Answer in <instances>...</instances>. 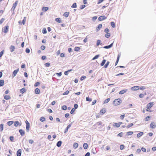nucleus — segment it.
I'll return each instance as SVG.
<instances>
[{"label":"nucleus","instance_id":"obj_1","mask_svg":"<svg viewBox=\"0 0 156 156\" xmlns=\"http://www.w3.org/2000/svg\"><path fill=\"white\" fill-rule=\"evenodd\" d=\"M122 102V100L119 98L115 99L113 101V104L115 105H119Z\"/></svg>","mask_w":156,"mask_h":156},{"label":"nucleus","instance_id":"obj_2","mask_svg":"<svg viewBox=\"0 0 156 156\" xmlns=\"http://www.w3.org/2000/svg\"><path fill=\"white\" fill-rule=\"evenodd\" d=\"M26 129L27 132H28L29 131V128L30 127V124L28 121L27 120L26 121Z\"/></svg>","mask_w":156,"mask_h":156},{"label":"nucleus","instance_id":"obj_3","mask_svg":"<svg viewBox=\"0 0 156 156\" xmlns=\"http://www.w3.org/2000/svg\"><path fill=\"white\" fill-rule=\"evenodd\" d=\"M18 3V1H16L13 4V6L11 8V10L12 11H14L15 9L16 8V6L17 4Z\"/></svg>","mask_w":156,"mask_h":156},{"label":"nucleus","instance_id":"obj_4","mask_svg":"<svg viewBox=\"0 0 156 156\" xmlns=\"http://www.w3.org/2000/svg\"><path fill=\"white\" fill-rule=\"evenodd\" d=\"M107 19V17L105 16H100L98 18V20L100 21H102Z\"/></svg>","mask_w":156,"mask_h":156},{"label":"nucleus","instance_id":"obj_5","mask_svg":"<svg viewBox=\"0 0 156 156\" xmlns=\"http://www.w3.org/2000/svg\"><path fill=\"white\" fill-rule=\"evenodd\" d=\"M140 89L139 86H136L132 87L131 88V90H138Z\"/></svg>","mask_w":156,"mask_h":156},{"label":"nucleus","instance_id":"obj_6","mask_svg":"<svg viewBox=\"0 0 156 156\" xmlns=\"http://www.w3.org/2000/svg\"><path fill=\"white\" fill-rule=\"evenodd\" d=\"M156 127V124L154 122H152L150 124V127L152 129H154Z\"/></svg>","mask_w":156,"mask_h":156},{"label":"nucleus","instance_id":"obj_7","mask_svg":"<svg viewBox=\"0 0 156 156\" xmlns=\"http://www.w3.org/2000/svg\"><path fill=\"white\" fill-rule=\"evenodd\" d=\"M19 71V69H17L16 70H15L13 72V74H12V76L13 77H14L17 74V73Z\"/></svg>","mask_w":156,"mask_h":156},{"label":"nucleus","instance_id":"obj_8","mask_svg":"<svg viewBox=\"0 0 156 156\" xmlns=\"http://www.w3.org/2000/svg\"><path fill=\"white\" fill-rule=\"evenodd\" d=\"M9 28V27L8 26H6L5 27H4V29H3L2 31H3V32L5 33H7Z\"/></svg>","mask_w":156,"mask_h":156},{"label":"nucleus","instance_id":"obj_9","mask_svg":"<svg viewBox=\"0 0 156 156\" xmlns=\"http://www.w3.org/2000/svg\"><path fill=\"white\" fill-rule=\"evenodd\" d=\"M154 102H150L147 105V108H151V107H152L154 105Z\"/></svg>","mask_w":156,"mask_h":156},{"label":"nucleus","instance_id":"obj_10","mask_svg":"<svg viewBox=\"0 0 156 156\" xmlns=\"http://www.w3.org/2000/svg\"><path fill=\"white\" fill-rule=\"evenodd\" d=\"M21 149H19L17 151L16 153L17 156H21Z\"/></svg>","mask_w":156,"mask_h":156},{"label":"nucleus","instance_id":"obj_11","mask_svg":"<svg viewBox=\"0 0 156 156\" xmlns=\"http://www.w3.org/2000/svg\"><path fill=\"white\" fill-rule=\"evenodd\" d=\"M72 125L71 124H69L67 126V127L65 129L64 131V133H66L68 131V129L70 128Z\"/></svg>","mask_w":156,"mask_h":156},{"label":"nucleus","instance_id":"obj_12","mask_svg":"<svg viewBox=\"0 0 156 156\" xmlns=\"http://www.w3.org/2000/svg\"><path fill=\"white\" fill-rule=\"evenodd\" d=\"M19 132H20V135L22 136H23L25 134V132L22 129H20L19 130Z\"/></svg>","mask_w":156,"mask_h":156},{"label":"nucleus","instance_id":"obj_13","mask_svg":"<svg viewBox=\"0 0 156 156\" xmlns=\"http://www.w3.org/2000/svg\"><path fill=\"white\" fill-rule=\"evenodd\" d=\"M113 43H112L110 45H108V46H104L103 47V48H105V49H108V48H110L113 45Z\"/></svg>","mask_w":156,"mask_h":156},{"label":"nucleus","instance_id":"obj_14","mask_svg":"<svg viewBox=\"0 0 156 156\" xmlns=\"http://www.w3.org/2000/svg\"><path fill=\"white\" fill-rule=\"evenodd\" d=\"M19 125L20 126H21V124H20L19 122L18 121H15L14 123V125L16 127H17Z\"/></svg>","mask_w":156,"mask_h":156},{"label":"nucleus","instance_id":"obj_15","mask_svg":"<svg viewBox=\"0 0 156 156\" xmlns=\"http://www.w3.org/2000/svg\"><path fill=\"white\" fill-rule=\"evenodd\" d=\"M15 49V47L14 46L11 45L10 47V50L11 52L13 51Z\"/></svg>","mask_w":156,"mask_h":156},{"label":"nucleus","instance_id":"obj_16","mask_svg":"<svg viewBox=\"0 0 156 156\" xmlns=\"http://www.w3.org/2000/svg\"><path fill=\"white\" fill-rule=\"evenodd\" d=\"M127 91V89H124L120 91L119 92V94H122L126 93Z\"/></svg>","mask_w":156,"mask_h":156},{"label":"nucleus","instance_id":"obj_17","mask_svg":"<svg viewBox=\"0 0 156 156\" xmlns=\"http://www.w3.org/2000/svg\"><path fill=\"white\" fill-rule=\"evenodd\" d=\"M102 27V25L99 24L98 25V27H97L96 30L97 31H98Z\"/></svg>","mask_w":156,"mask_h":156},{"label":"nucleus","instance_id":"obj_18","mask_svg":"<svg viewBox=\"0 0 156 156\" xmlns=\"http://www.w3.org/2000/svg\"><path fill=\"white\" fill-rule=\"evenodd\" d=\"M35 94H39L40 93V91L38 88H37L35 90Z\"/></svg>","mask_w":156,"mask_h":156},{"label":"nucleus","instance_id":"obj_19","mask_svg":"<svg viewBox=\"0 0 156 156\" xmlns=\"http://www.w3.org/2000/svg\"><path fill=\"white\" fill-rule=\"evenodd\" d=\"M62 144V141H58V142L56 144V145L58 147H60L61 146Z\"/></svg>","mask_w":156,"mask_h":156},{"label":"nucleus","instance_id":"obj_20","mask_svg":"<svg viewBox=\"0 0 156 156\" xmlns=\"http://www.w3.org/2000/svg\"><path fill=\"white\" fill-rule=\"evenodd\" d=\"M10 98V96L8 95H5L4 97V98L5 100H9Z\"/></svg>","mask_w":156,"mask_h":156},{"label":"nucleus","instance_id":"obj_21","mask_svg":"<svg viewBox=\"0 0 156 156\" xmlns=\"http://www.w3.org/2000/svg\"><path fill=\"white\" fill-rule=\"evenodd\" d=\"M106 112V110L104 108L102 109L100 111V113H101L102 114H103Z\"/></svg>","mask_w":156,"mask_h":156},{"label":"nucleus","instance_id":"obj_22","mask_svg":"<svg viewBox=\"0 0 156 156\" xmlns=\"http://www.w3.org/2000/svg\"><path fill=\"white\" fill-rule=\"evenodd\" d=\"M143 132H140L137 134V136L138 138L140 137L141 136H142L143 135Z\"/></svg>","mask_w":156,"mask_h":156},{"label":"nucleus","instance_id":"obj_23","mask_svg":"<svg viewBox=\"0 0 156 156\" xmlns=\"http://www.w3.org/2000/svg\"><path fill=\"white\" fill-rule=\"evenodd\" d=\"M78 146V144L76 143H75L73 144V146L74 148H76Z\"/></svg>","mask_w":156,"mask_h":156},{"label":"nucleus","instance_id":"obj_24","mask_svg":"<svg viewBox=\"0 0 156 156\" xmlns=\"http://www.w3.org/2000/svg\"><path fill=\"white\" fill-rule=\"evenodd\" d=\"M26 91V89L25 88V87L23 88L20 90V92L22 94L24 92H25Z\"/></svg>","mask_w":156,"mask_h":156},{"label":"nucleus","instance_id":"obj_25","mask_svg":"<svg viewBox=\"0 0 156 156\" xmlns=\"http://www.w3.org/2000/svg\"><path fill=\"white\" fill-rule=\"evenodd\" d=\"M110 99L109 98H107L106 99H105V101H104L103 104H105L106 103H108L110 101Z\"/></svg>","mask_w":156,"mask_h":156},{"label":"nucleus","instance_id":"obj_26","mask_svg":"<svg viewBox=\"0 0 156 156\" xmlns=\"http://www.w3.org/2000/svg\"><path fill=\"white\" fill-rule=\"evenodd\" d=\"M83 147L84 149H86L87 148L88 144L87 143H85L83 144Z\"/></svg>","mask_w":156,"mask_h":156},{"label":"nucleus","instance_id":"obj_27","mask_svg":"<svg viewBox=\"0 0 156 156\" xmlns=\"http://www.w3.org/2000/svg\"><path fill=\"white\" fill-rule=\"evenodd\" d=\"M4 81L3 80H0V87L4 85Z\"/></svg>","mask_w":156,"mask_h":156},{"label":"nucleus","instance_id":"obj_28","mask_svg":"<svg viewBox=\"0 0 156 156\" xmlns=\"http://www.w3.org/2000/svg\"><path fill=\"white\" fill-rule=\"evenodd\" d=\"M69 13L68 12H65L63 15L65 17H67L68 16Z\"/></svg>","mask_w":156,"mask_h":156},{"label":"nucleus","instance_id":"obj_29","mask_svg":"<svg viewBox=\"0 0 156 156\" xmlns=\"http://www.w3.org/2000/svg\"><path fill=\"white\" fill-rule=\"evenodd\" d=\"M106 62V60L103 59L102 60L101 63V66H104V64H105V62Z\"/></svg>","mask_w":156,"mask_h":156},{"label":"nucleus","instance_id":"obj_30","mask_svg":"<svg viewBox=\"0 0 156 156\" xmlns=\"http://www.w3.org/2000/svg\"><path fill=\"white\" fill-rule=\"evenodd\" d=\"M0 129L1 132H2L3 129V124H1L0 125Z\"/></svg>","mask_w":156,"mask_h":156},{"label":"nucleus","instance_id":"obj_31","mask_svg":"<svg viewBox=\"0 0 156 156\" xmlns=\"http://www.w3.org/2000/svg\"><path fill=\"white\" fill-rule=\"evenodd\" d=\"M13 123V121H9L7 124L8 126H10Z\"/></svg>","mask_w":156,"mask_h":156},{"label":"nucleus","instance_id":"obj_32","mask_svg":"<svg viewBox=\"0 0 156 156\" xmlns=\"http://www.w3.org/2000/svg\"><path fill=\"white\" fill-rule=\"evenodd\" d=\"M40 120L42 122H43L45 121V119L44 117H41Z\"/></svg>","mask_w":156,"mask_h":156},{"label":"nucleus","instance_id":"obj_33","mask_svg":"<svg viewBox=\"0 0 156 156\" xmlns=\"http://www.w3.org/2000/svg\"><path fill=\"white\" fill-rule=\"evenodd\" d=\"M80 49V48L79 47H76L74 48V51H78Z\"/></svg>","mask_w":156,"mask_h":156},{"label":"nucleus","instance_id":"obj_34","mask_svg":"<svg viewBox=\"0 0 156 156\" xmlns=\"http://www.w3.org/2000/svg\"><path fill=\"white\" fill-rule=\"evenodd\" d=\"M55 21L59 23H61V19L60 18H57L55 19Z\"/></svg>","mask_w":156,"mask_h":156},{"label":"nucleus","instance_id":"obj_35","mask_svg":"<svg viewBox=\"0 0 156 156\" xmlns=\"http://www.w3.org/2000/svg\"><path fill=\"white\" fill-rule=\"evenodd\" d=\"M76 7L77 5L76 3H74L71 6V7L73 8H76Z\"/></svg>","mask_w":156,"mask_h":156},{"label":"nucleus","instance_id":"obj_36","mask_svg":"<svg viewBox=\"0 0 156 156\" xmlns=\"http://www.w3.org/2000/svg\"><path fill=\"white\" fill-rule=\"evenodd\" d=\"M100 55H95L93 58L92 60H94L95 59L98 58L99 56Z\"/></svg>","mask_w":156,"mask_h":156},{"label":"nucleus","instance_id":"obj_37","mask_svg":"<svg viewBox=\"0 0 156 156\" xmlns=\"http://www.w3.org/2000/svg\"><path fill=\"white\" fill-rule=\"evenodd\" d=\"M111 24L113 28L115 27V23L113 22H111Z\"/></svg>","mask_w":156,"mask_h":156},{"label":"nucleus","instance_id":"obj_38","mask_svg":"<svg viewBox=\"0 0 156 156\" xmlns=\"http://www.w3.org/2000/svg\"><path fill=\"white\" fill-rule=\"evenodd\" d=\"M113 126H114L116 127H117V128L119 127L120 126L119 123H115L113 125Z\"/></svg>","mask_w":156,"mask_h":156},{"label":"nucleus","instance_id":"obj_39","mask_svg":"<svg viewBox=\"0 0 156 156\" xmlns=\"http://www.w3.org/2000/svg\"><path fill=\"white\" fill-rule=\"evenodd\" d=\"M133 132L132 131H129L127 132L126 134L129 136L132 135L133 134Z\"/></svg>","mask_w":156,"mask_h":156},{"label":"nucleus","instance_id":"obj_40","mask_svg":"<svg viewBox=\"0 0 156 156\" xmlns=\"http://www.w3.org/2000/svg\"><path fill=\"white\" fill-rule=\"evenodd\" d=\"M86 100L87 101H92V99L91 98H90L89 97H86Z\"/></svg>","mask_w":156,"mask_h":156},{"label":"nucleus","instance_id":"obj_41","mask_svg":"<svg viewBox=\"0 0 156 156\" xmlns=\"http://www.w3.org/2000/svg\"><path fill=\"white\" fill-rule=\"evenodd\" d=\"M109 61H108L106 63L104 66V67L105 68H107L108 67V65H109Z\"/></svg>","mask_w":156,"mask_h":156},{"label":"nucleus","instance_id":"obj_42","mask_svg":"<svg viewBox=\"0 0 156 156\" xmlns=\"http://www.w3.org/2000/svg\"><path fill=\"white\" fill-rule=\"evenodd\" d=\"M67 108V107L66 105H63L62 107V109L64 110H66Z\"/></svg>","mask_w":156,"mask_h":156},{"label":"nucleus","instance_id":"obj_43","mask_svg":"<svg viewBox=\"0 0 156 156\" xmlns=\"http://www.w3.org/2000/svg\"><path fill=\"white\" fill-rule=\"evenodd\" d=\"M48 9V7H43L42 8V10L45 11H46Z\"/></svg>","mask_w":156,"mask_h":156},{"label":"nucleus","instance_id":"obj_44","mask_svg":"<svg viewBox=\"0 0 156 156\" xmlns=\"http://www.w3.org/2000/svg\"><path fill=\"white\" fill-rule=\"evenodd\" d=\"M26 17H24V19H23V20L22 21V23L23 25H24L25 23V22L26 21Z\"/></svg>","mask_w":156,"mask_h":156},{"label":"nucleus","instance_id":"obj_45","mask_svg":"<svg viewBox=\"0 0 156 156\" xmlns=\"http://www.w3.org/2000/svg\"><path fill=\"white\" fill-rule=\"evenodd\" d=\"M105 36L107 38H108L110 37V34L109 33H107L105 34Z\"/></svg>","mask_w":156,"mask_h":156},{"label":"nucleus","instance_id":"obj_46","mask_svg":"<svg viewBox=\"0 0 156 156\" xmlns=\"http://www.w3.org/2000/svg\"><path fill=\"white\" fill-rule=\"evenodd\" d=\"M133 123H130L128 124V125L127 126V128H129L130 127H131L133 126Z\"/></svg>","mask_w":156,"mask_h":156},{"label":"nucleus","instance_id":"obj_47","mask_svg":"<svg viewBox=\"0 0 156 156\" xmlns=\"http://www.w3.org/2000/svg\"><path fill=\"white\" fill-rule=\"evenodd\" d=\"M86 78V76H83L81 77L80 78V80L81 81L83 80H84Z\"/></svg>","mask_w":156,"mask_h":156},{"label":"nucleus","instance_id":"obj_48","mask_svg":"<svg viewBox=\"0 0 156 156\" xmlns=\"http://www.w3.org/2000/svg\"><path fill=\"white\" fill-rule=\"evenodd\" d=\"M25 51L27 53H29L30 52V51L29 48H27L26 49Z\"/></svg>","mask_w":156,"mask_h":156},{"label":"nucleus","instance_id":"obj_49","mask_svg":"<svg viewBox=\"0 0 156 156\" xmlns=\"http://www.w3.org/2000/svg\"><path fill=\"white\" fill-rule=\"evenodd\" d=\"M42 33L44 34L46 33L47 30H46V29L45 28H44L43 29V30H42Z\"/></svg>","mask_w":156,"mask_h":156},{"label":"nucleus","instance_id":"obj_50","mask_svg":"<svg viewBox=\"0 0 156 156\" xmlns=\"http://www.w3.org/2000/svg\"><path fill=\"white\" fill-rule=\"evenodd\" d=\"M75 110L74 108H73L70 111V113L72 114H73Z\"/></svg>","mask_w":156,"mask_h":156},{"label":"nucleus","instance_id":"obj_51","mask_svg":"<svg viewBox=\"0 0 156 156\" xmlns=\"http://www.w3.org/2000/svg\"><path fill=\"white\" fill-rule=\"evenodd\" d=\"M44 65L46 67H48L50 66V63L47 62Z\"/></svg>","mask_w":156,"mask_h":156},{"label":"nucleus","instance_id":"obj_52","mask_svg":"<svg viewBox=\"0 0 156 156\" xmlns=\"http://www.w3.org/2000/svg\"><path fill=\"white\" fill-rule=\"evenodd\" d=\"M124 146L123 145H121L120 146V148L121 150L123 149Z\"/></svg>","mask_w":156,"mask_h":156},{"label":"nucleus","instance_id":"obj_53","mask_svg":"<svg viewBox=\"0 0 156 156\" xmlns=\"http://www.w3.org/2000/svg\"><path fill=\"white\" fill-rule=\"evenodd\" d=\"M29 142L30 144H32L34 142V141L33 140L30 139L29 140Z\"/></svg>","mask_w":156,"mask_h":156},{"label":"nucleus","instance_id":"obj_54","mask_svg":"<svg viewBox=\"0 0 156 156\" xmlns=\"http://www.w3.org/2000/svg\"><path fill=\"white\" fill-rule=\"evenodd\" d=\"M5 20L4 18H2L0 20V24H2Z\"/></svg>","mask_w":156,"mask_h":156},{"label":"nucleus","instance_id":"obj_55","mask_svg":"<svg viewBox=\"0 0 156 156\" xmlns=\"http://www.w3.org/2000/svg\"><path fill=\"white\" fill-rule=\"evenodd\" d=\"M9 139L11 141H12L14 140V137L13 136H10Z\"/></svg>","mask_w":156,"mask_h":156},{"label":"nucleus","instance_id":"obj_56","mask_svg":"<svg viewBox=\"0 0 156 156\" xmlns=\"http://www.w3.org/2000/svg\"><path fill=\"white\" fill-rule=\"evenodd\" d=\"M69 91L68 90H66V91L64 92L63 94V95H67L69 93Z\"/></svg>","mask_w":156,"mask_h":156},{"label":"nucleus","instance_id":"obj_57","mask_svg":"<svg viewBox=\"0 0 156 156\" xmlns=\"http://www.w3.org/2000/svg\"><path fill=\"white\" fill-rule=\"evenodd\" d=\"M100 43H101V40H98L97 41V45L98 46L100 44Z\"/></svg>","mask_w":156,"mask_h":156},{"label":"nucleus","instance_id":"obj_58","mask_svg":"<svg viewBox=\"0 0 156 156\" xmlns=\"http://www.w3.org/2000/svg\"><path fill=\"white\" fill-rule=\"evenodd\" d=\"M86 7V5H81L80 6V8L81 9H83Z\"/></svg>","mask_w":156,"mask_h":156},{"label":"nucleus","instance_id":"obj_59","mask_svg":"<svg viewBox=\"0 0 156 156\" xmlns=\"http://www.w3.org/2000/svg\"><path fill=\"white\" fill-rule=\"evenodd\" d=\"M140 90H143L146 89V87L144 86H141V87H140Z\"/></svg>","mask_w":156,"mask_h":156},{"label":"nucleus","instance_id":"obj_60","mask_svg":"<svg viewBox=\"0 0 156 156\" xmlns=\"http://www.w3.org/2000/svg\"><path fill=\"white\" fill-rule=\"evenodd\" d=\"M40 84V83L39 82H36L35 84H34V86L35 87H37L38 85H39Z\"/></svg>","mask_w":156,"mask_h":156},{"label":"nucleus","instance_id":"obj_61","mask_svg":"<svg viewBox=\"0 0 156 156\" xmlns=\"http://www.w3.org/2000/svg\"><path fill=\"white\" fill-rule=\"evenodd\" d=\"M104 31L106 33H108L109 32V30L108 28H106L104 30Z\"/></svg>","mask_w":156,"mask_h":156},{"label":"nucleus","instance_id":"obj_62","mask_svg":"<svg viewBox=\"0 0 156 156\" xmlns=\"http://www.w3.org/2000/svg\"><path fill=\"white\" fill-rule=\"evenodd\" d=\"M41 50H44L45 49V47L44 46L42 45L41 46Z\"/></svg>","mask_w":156,"mask_h":156},{"label":"nucleus","instance_id":"obj_63","mask_svg":"<svg viewBox=\"0 0 156 156\" xmlns=\"http://www.w3.org/2000/svg\"><path fill=\"white\" fill-rule=\"evenodd\" d=\"M125 117V115H121L120 116V118L121 119H123Z\"/></svg>","mask_w":156,"mask_h":156},{"label":"nucleus","instance_id":"obj_64","mask_svg":"<svg viewBox=\"0 0 156 156\" xmlns=\"http://www.w3.org/2000/svg\"><path fill=\"white\" fill-rule=\"evenodd\" d=\"M141 149V150L142 151H143V152H145L146 151V149L144 147H142Z\"/></svg>","mask_w":156,"mask_h":156}]
</instances>
